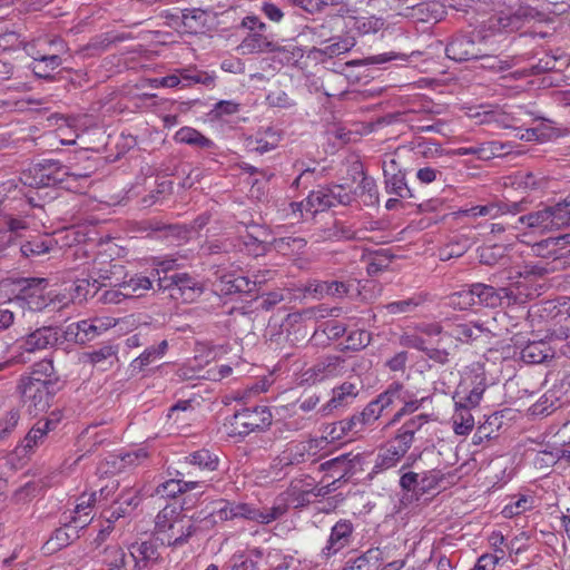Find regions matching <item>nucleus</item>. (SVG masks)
Instances as JSON below:
<instances>
[{
  "mask_svg": "<svg viewBox=\"0 0 570 570\" xmlns=\"http://www.w3.org/2000/svg\"><path fill=\"white\" fill-rule=\"evenodd\" d=\"M92 327H95V323L92 320H83L77 323H72L67 328V335H73L76 342L83 343L86 341L92 340Z\"/></svg>",
  "mask_w": 570,
  "mask_h": 570,
  "instance_id": "nucleus-46",
  "label": "nucleus"
},
{
  "mask_svg": "<svg viewBox=\"0 0 570 570\" xmlns=\"http://www.w3.org/2000/svg\"><path fill=\"white\" fill-rule=\"evenodd\" d=\"M404 455L401 454L395 448H393L391 444L381 450L380 453L376 456L375 464L373 466L374 473H380L385 470H389L391 468H394L403 458Z\"/></svg>",
  "mask_w": 570,
  "mask_h": 570,
  "instance_id": "nucleus-42",
  "label": "nucleus"
},
{
  "mask_svg": "<svg viewBox=\"0 0 570 570\" xmlns=\"http://www.w3.org/2000/svg\"><path fill=\"white\" fill-rule=\"evenodd\" d=\"M91 287L92 281L89 276L87 278L77 279L73 286L72 299L82 302L87 299L88 296H94L98 291H96V287H94V291H91Z\"/></svg>",
  "mask_w": 570,
  "mask_h": 570,
  "instance_id": "nucleus-55",
  "label": "nucleus"
},
{
  "mask_svg": "<svg viewBox=\"0 0 570 570\" xmlns=\"http://www.w3.org/2000/svg\"><path fill=\"white\" fill-rule=\"evenodd\" d=\"M277 49V45L268 39L263 32H249L238 45L237 51L245 55L273 52Z\"/></svg>",
  "mask_w": 570,
  "mask_h": 570,
  "instance_id": "nucleus-22",
  "label": "nucleus"
},
{
  "mask_svg": "<svg viewBox=\"0 0 570 570\" xmlns=\"http://www.w3.org/2000/svg\"><path fill=\"white\" fill-rule=\"evenodd\" d=\"M382 413L383 412L377 406V404L372 401L362 412L355 414V416L358 419V422L364 431L365 426L372 425L382 415Z\"/></svg>",
  "mask_w": 570,
  "mask_h": 570,
  "instance_id": "nucleus-52",
  "label": "nucleus"
},
{
  "mask_svg": "<svg viewBox=\"0 0 570 570\" xmlns=\"http://www.w3.org/2000/svg\"><path fill=\"white\" fill-rule=\"evenodd\" d=\"M235 504L236 502L220 501L218 507L213 509L212 515L220 521L236 519V513L234 512Z\"/></svg>",
  "mask_w": 570,
  "mask_h": 570,
  "instance_id": "nucleus-59",
  "label": "nucleus"
},
{
  "mask_svg": "<svg viewBox=\"0 0 570 570\" xmlns=\"http://www.w3.org/2000/svg\"><path fill=\"white\" fill-rule=\"evenodd\" d=\"M77 530L70 520L65 522L63 528H59L55 531L53 535L47 542V544L53 546L55 549H60L68 546L75 538H77Z\"/></svg>",
  "mask_w": 570,
  "mask_h": 570,
  "instance_id": "nucleus-44",
  "label": "nucleus"
},
{
  "mask_svg": "<svg viewBox=\"0 0 570 570\" xmlns=\"http://www.w3.org/2000/svg\"><path fill=\"white\" fill-rule=\"evenodd\" d=\"M361 460L360 454L345 453L323 462L321 470L332 471L333 478L338 474V479H341L354 474L356 465L361 464Z\"/></svg>",
  "mask_w": 570,
  "mask_h": 570,
  "instance_id": "nucleus-21",
  "label": "nucleus"
},
{
  "mask_svg": "<svg viewBox=\"0 0 570 570\" xmlns=\"http://www.w3.org/2000/svg\"><path fill=\"white\" fill-rule=\"evenodd\" d=\"M383 173L385 177V188L389 194L399 198L412 197L411 189L407 187L405 180V174L399 168L395 158L383 161Z\"/></svg>",
  "mask_w": 570,
  "mask_h": 570,
  "instance_id": "nucleus-14",
  "label": "nucleus"
},
{
  "mask_svg": "<svg viewBox=\"0 0 570 570\" xmlns=\"http://www.w3.org/2000/svg\"><path fill=\"white\" fill-rule=\"evenodd\" d=\"M487 390V379L480 364H474L462 376L453 395L454 405L476 409Z\"/></svg>",
  "mask_w": 570,
  "mask_h": 570,
  "instance_id": "nucleus-5",
  "label": "nucleus"
},
{
  "mask_svg": "<svg viewBox=\"0 0 570 570\" xmlns=\"http://www.w3.org/2000/svg\"><path fill=\"white\" fill-rule=\"evenodd\" d=\"M272 413L267 406H255L236 412L225 423L229 435L245 436L255 431H262L272 423Z\"/></svg>",
  "mask_w": 570,
  "mask_h": 570,
  "instance_id": "nucleus-6",
  "label": "nucleus"
},
{
  "mask_svg": "<svg viewBox=\"0 0 570 570\" xmlns=\"http://www.w3.org/2000/svg\"><path fill=\"white\" fill-rule=\"evenodd\" d=\"M52 420L39 421L23 439V448L31 451L39 444H42L48 432L52 429Z\"/></svg>",
  "mask_w": 570,
  "mask_h": 570,
  "instance_id": "nucleus-40",
  "label": "nucleus"
},
{
  "mask_svg": "<svg viewBox=\"0 0 570 570\" xmlns=\"http://www.w3.org/2000/svg\"><path fill=\"white\" fill-rule=\"evenodd\" d=\"M503 145L498 141H490L472 147H460L450 151L453 156H475L478 159L487 160L502 154Z\"/></svg>",
  "mask_w": 570,
  "mask_h": 570,
  "instance_id": "nucleus-26",
  "label": "nucleus"
},
{
  "mask_svg": "<svg viewBox=\"0 0 570 570\" xmlns=\"http://www.w3.org/2000/svg\"><path fill=\"white\" fill-rule=\"evenodd\" d=\"M412 150L416 157L433 159L442 156L443 149L433 140L419 139L413 142Z\"/></svg>",
  "mask_w": 570,
  "mask_h": 570,
  "instance_id": "nucleus-43",
  "label": "nucleus"
},
{
  "mask_svg": "<svg viewBox=\"0 0 570 570\" xmlns=\"http://www.w3.org/2000/svg\"><path fill=\"white\" fill-rule=\"evenodd\" d=\"M518 224L540 235L570 226V200L542 206L518 218Z\"/></svg>",
  "mask_w": 570,
  "mask_h": 570,
  "instance_id": "nucleus-1",
  "label": "nucleus"
},
{
  "mask_svg": "<svg viewBox=\"0 0 570 570\" xmlns=\"http://www.w3.org/2000/svg\"><path fill=\"white\" fill-rule=\"evenodd\" d=\"M168 351V342L163 340L157 346L147 347L139 356H137L130 364L134 371H142L148 365L154 364L160 360Z\"/></svg>",
  "mask_w": 570,
  "mask_h": 570,
  "instance_id": "nucleus-29",
  "label": "nucleus"
},
{
  "mask_svg": "<svg viewBox=\"0 0 570 570\" xmlns=\"http://www.w3.org/2000/svg\"><path fill=\"white\" fill-rule=\"evenodd\" d=\"M226 283L228 285L226 288L227 293H249L256 285V281L250 282L247 277L244 276H229Z\"/></svg>",
  "mask_w": 570,
  "mask_h": 570,
  "instance_id": "nucleus-54",
  "label": "nucleus"
},
{
  "mask_svg": "<svg viewBox=\"0 0 570 570\" xmlns=\"http://www.w3.org/2000/svg\"><path fill=\"white\" fill-rule=\"evenodd\" d=\"M170 284H175L174 291L177 293V296L180 295L184 299H194L202 292L198 283L187 274L171 275Z\"/></svg>",
  "mask_w": 570,
  "mask_h": 570,
  "instance_id": "nucleus-31",
  "label": "nucleus"
},
{
  "mask_svg": "<svg viewBox=\"0 0 570 570\" xmlns=\"http://www.w3.org/2000/svg\"><path fill=\"white\" fill-rule=\"evenodd\" d=\"M430 421V416L428 414H419L407 420L401 429L404 431H409L411 435L415 438V434L422 430V428L428 424Z\"/></svg>",
  "mask_w": 570,
  "mask_h": 570,
  "instance_id": "nucleus-63",
  "label": "nucleus"
},
{
  "mask_svg": "<svg viewBox=\"0 0 570 570\" xmlns=\"http://www.w3.org/2000/svg\"><path fill=\"white\" fill-rule=\"evenodd\" d=\"M446 56L455 61H469L481 57V49L466 36L455 37L445 48Z\"/></svg>",
  "mask_w": 570,
  "mask_h": 570,
  "instance_id": "nucleus-19",
  "label": "nucleus"
},
{
  "mask_svg": "<svg viewBox=\"0 0 570 570\" xmlns=\"http://www.w3.org/2000/svg\"><path fill=\"white\" fill-rule=\"evenodd\" d=\"M395 59L406 60V55L404 53H394V52H385L375 56L366 57L362 60H352L348 61L347 66H368V65H381Z\"/></svg>",
  "mask_w": 570,
  "mask_h": 570,
  "instance_id": "nucleus-48",
  "label": "nucleus"
},
{
  "mask_svg": "<svg viewBox=\"0 0 570 570\" xmlns=\"http://www.w3.org/2000/svg\"><path fill=\"white\" fill-rule=\"evenodd\" d=\"M83 360L94 366L106 371L117 361V348L107 344L83 354Z\"/></svg>",
  "mask_w": 570,
  "mask_h": 570,
  "instance_id": "nucleus-27",
  "label": "nucleus"
},
{
  "mask_svg": "<svg viewBox=\"0 0 570 570\" xmlns=\"http://www.w3.org/2000/svg\"><path fill=\"white\" fill-rule=\"evenodd\" d=\"M155 81L167 88L177 87L180 82H185V86H189L191 83L212 86L214 85L215 76L196 68H183L178 69L177 73H173L160 79H155Z\"/></svg>",
  "mask_w": 570,
  "mask_h": 570,
  "instance_id": "nucleus-13",
  "label": "nucleus"
},
{
  "mask_svg": "<svg viewBox=\"0 0 570 570\" xmlns=\"http://www.w3.org/2000/svg\"><path fill=\"white\" fill-rule=\"evenodd\" d=\"M501 559L502 556L484 553L471 570H494Z\"/></svg>",
  "mask_w": 570,
  "mask_h": 570,
  "instance_id": "nucleus-64",
  "label": "nucleus"
},
{
  "mask_svg": "<svg viewBox=\"0 0 570 570\" xmlns=\"http://www.w3.org/2000/svg\"><path fill=\"white\" fill-rule=\"evenodd\" d=\"M156 529L161 541L173 547H181L195 533L196 527L191 518L175 514L174 510L164 509L156 517Z\"/></svg>",
  "mask_w": 570,
  "mask_h": 570,
  "instance_id": "nucleus-3",
  "label": "nucleus"
},
{
  "mask_svg": "<svg viewBox=\"0 0 570 570\" xmlns=\"http://www.w3.org/2000/svg\"><path fill=\"white\" fill-rule=\"evenodd\" d=\"M406 399V390L400 383H392L383 393L373 400L383 412L400 400Z\"/></svg>",
  "mask_w": 570,
  "mask_h": 570,
  "instance_id": "nucleus-39",
  "label": "nucleus"
},
{
  "mask_svg": "<svg viewBox=\"0 0 570 570\" xmlns=\"http://www.w3.org/2000/svg\"><path fill=\"white\" fill-rule=\"evenodd\" d=\"M341 364V357L327 356L304 373L305 381L316 383L336 376L340 373Z\"/></svg>",
  "mask_w": 570,
  "mask_h": 570,
  "instance_id": "nucleus-23",
  "label": "nucleus"
},
{
  "mask_svg": "<svg viewBox=\"0 0 570 570\" xmlns=\"http://www.w3.org/2000/svg\"><path fill=\"white\" fill-rule=\"evenodd\" d=\"M400 402L403 403V406L394 414L393 419L387 423L389 425H392L401 420L406 414L413 413L421 406L422 400H411L410 393L406 391V399L400 400Z\"/></svg>",
  "mask_w": 570,
  "mask_h": 570,
  "instance_id": "nucleus-57",
  "label": "nucleus"
},
{
  "mask_svg": "<svg viewBox=\"0 0 570 570\" xmlns=\"http://www.w3.org/2000/svg\"><path fill=\"white\" fill-rule=\"evenodd\" d=\"M20 390L22 401L30 413L37 415L49 406L50 396L43 380L35 376L24 377L21 380Z\"/></svg>",
  "mask_w": 570,
  "mask_h": 570,
  "instance_id": "nucleus-9",
  "label": "nucleus"
},
{
  "mask_svg": "<svg viewBox=\"0 0 570 570\" xmlns=\"http://www.w3.org/2000/svg\"><path fill=\"white\" fill-rule=\"evenodd\" d=\"M95 502H97V492H92L89 495L82 494L78 499L72 515L69 518L75 529H83L92 521Z\"/></svg>",
  "mask_w": 570,
  "mask_h": 570,
  "instance_id": "nucleus-24",
  "label": "nucleus"
},
{
  "mask_svg": "<svg viewBox=\"0 0 570 570\" xmlns=\"http://www.w3.org/2000/svg\"><path fill=\"white\" fill-rule=\"evenodd\" d=\"M58 341V332L53 327L43 326L27 335L19 344L23 352L35 353L52 346Z\"/></svg>",
  "mask_w": 570,
  "mask_h": 570,
  "instance_id": "nucleus-16",
  "label": "nucleus"
},
{
  "mask_svg": "<svg viewBox=\"0 0 570 570\" xmlns=\"http://www.w3.org/2000/svg\"><path fill=\"white\" fill-rule=\"evenodd\" d=\"M357 385L351 382H345L333 390L332 399L328 401L324 410L347 405L357 396Z\"/></svg>",
  "mask_w": 570,
  "mask_h": 570,
  "instance_id": "nucleus-33",
  "label": "nucleus"
},
{
  "mask_svg": "<svg viewBox=\"0 0 570 570\" xmlns=\"http://www.w3.org/2000/svg\"><path fill=\"white\" fill-rule=\"evenodd\" d=\"M371 342V334L366 331H354L347 336V347L352 350H361L366 347Z\"/></svg>",
  "mask_w": 570,
  "mask_h": 570,
  "instance_id": "nucleus-61",
  "label": "nucleus"
},
{
  "mask_svg": "<svg viewBox=\"0 0 570 570\" xmlns=\"http://www.w3.org/2000/svg\"><path fill=\"white\" fill-rule=\"evenodd\" d=\"M88 275L96 291L107 286L119 287L124 278V266L111 261L95 259Z\"/></svg>",
  "mask_w": 570,
  "mask_h": 570,
  "instance_id": "nucleus-11",
  "label": "nucleus"
},
{
  "mask_svg": "<svg viewBox=\"0 0 570 570\" xmlns=\"http://www.w3.org/2000/svg\"><path fill=\"white\" fill-rule=\"evenodd\" d=\"M341 423L344 435L348 440H353L363 432V429L358 422V419H356L355 414L348 419L341 420Z\"/></svg>",
  "mask_w": 570,
  "mask_h": 570,
  "instance_id": "nucleus-62",
  "label": "nucleus"
},
{
  "mask_svg": "<svg viewBox=\"0 0 570 570\" xmlns=\"http://www.w3.org/2000/svg\"><path fill=\"white\" fill-rule=\"evenodd\" d=\"M24 283L27 285L22 287L21 295L17 298V302L22 301L28 309L40 312L47 307L56 309L68 305L66 295L45 291L46 279L32 278L26 279Z\"/></svg>",
  "mask_w": 570,
  "mask_h": 570,
  "instance_id": "nucleus-4",
  "label": "nucleus"
},
{
  "mask_svg": "<svg viewBox=\"0 0 570 570\" xmlns=\"http://www.w3.org/2000/svg\"><path fill=\"white\" fill-rule=\"evenodd\" d=\"M413 442L414 436L411 435L409 431L406 432L400 428L394 440L391 442V445L401 452V454L405 455Z\"/></svg>",
  "mask_w": 570,
  "mask_h": 570,
  "instance_id": "nucleus-58",
  "label": "nucleus"
},
{
  "mask_svg": "<svg viewBox=\"0 0 570 570\" xmlns=\"http://www.w3.org/2000/svg\"><path fill=\"white\" fill-rule=\"evenodd\" d=\"M55 245V239L45 235L23 243L20 249L22 255L26 257L40 256L49 253Z\"/></svg>",
  "mask_w": 570,
  "mask_h": 570,
  "instance_id": "nucleus-36",
  "label": "nucleus"
},
{
  "mask_svg": "<svg viewBox=\"0 0 570 570\" xmlns=\"http://www.w3.org/2000/svg\"><path fill=\"white\" fill-rule=\"evenodd\" d=\"M332 206L333 202H331L328 198V191L326 190V187L311 191L304 202L289 204L292 214L296 216V213L298 212L301 217H303L304 210L314 215L318 212H324Z\"/></svg>",
  "mask_w": 570,
  "mask_h": 570,
  "instance_id": "nucleus-18",
  "label": "nucleus"
},
{
  "mask_svg": "<svg viewBox=\"0 0 570 570\" xmlns=\"http://www.w3.org/2000/svg\"><path fill=\"white\" fill-rule=\"evenodd\" d=\"M400 485L405 491L421 493L420 472H404L400 478Z\"/></svg>",
  "mask_w": 570,
  "mask_h": 570,
  "instance_id": "nucleus-60",
  "label": "nucleus"
},
{
  "mask_svg": "<svg viewBox=\"0 0 570 570\" xmlns=\"http://www.w3.org/2000/svg\"><path fill=\"white\" fill-rule=\"evenodd\" d=\"M326 190L328 191L330 200L333 202V206L347 205L353 199L351 193L342 185L326 187Z\"/></svg>",
  "mask_w": 570,
  "mask_h": 570,
  "instance_id": "nucleus-56",
  "label": "nucleus"
},
{
  "mask_svg": "<svg viewBox=\"0 0 570 570\" xmlns=\"http://www.w3.org/2000/svg\"><path fill=\"white\" fill-rule=\"evenodd\" d=\"M305 245V239L301 237H282L274 240L275 248L284 255L298 253Z\"/></svg>",
  "mask_w": 570,
  "mask_h": 570,
  "instance_id": "nucleus-47",
  "label": "nucleus"
},
{
  "mask_svg": "<svg viewBox=\"0 0 570 570\" xmlns=\"http://www.w3.org/2000/svg\"><path fill=\"white\" fill-rule=\"evenodd\" d=\"M66 175L68 173L63 166L57 161L49 160L24 170L20 179L26 186L41 188L63 181Z\"/></svg>",
  "mask_w": 570,
  "mask_h": 570,
  "instance_id": "nucleus-7",
  "label": "nucleus"
},
{
  "mask_svg": "<svg viewBox=\"0 0 570 570\" xmlns=\"http://www.w3.org/2000/svg\"><path fill=\"white\" fill-rule=\"evenodd\" d=\"M551 356L550 346L543 341H534L521 350V360L528 364H539Z\"/></svg>",
  "mask_w": 570,
  "mask_h": 570,
  "instance_id": "nucleus-30",
  "label": "nucleus"
},
{
  "mask_svg": "<svg viewBox=\"0 0 570 570\" xmlns=\"http://www.w3.org/2000/svg\"><path fill=\"white\" fill-rule=\"evenodd\" d=\"M513 184L525 190H533L542 187L543 178H539L531 171H520L514 177Z\"/></svg>",
  "mask_w": 570,
  "mask_h": 570,
  "instance_id": "nucleus-51",
  "label": "nucleus"
},
{
  "mask_svg": "<svg viewBox=\"0 0 570 570\" xmlns=\"http://www.w3.org/2000/svg\"><path fill=\"white\" fill-rule=\"evenodd\" d=\"M102 562L108 568L107 570H131L132 566L129 551L126 552L117 544L105 548Z\"/></svg>",
  "mask_w": 570,
  "mask_h": 570,
  "instance_id": "nucleus-25",
  "label": "nucleus"
},
{
  "mask_svg": "<svg viewBox=\"0 0 570 570\" xmlns=\"http://www.w3.org/2000/svg\"><path fill=\"white\" fill-rule=\"evenodd\" d=\"M175 140L200 149H209L214 142L191 127H183L175 134Z\"/></svg>",
  "mask_w": 570,
  "mask_h": 570,
  "instance_id": "nucleus-35",
  "label": "nucleus"
},
{
  "mask_svg": "<svg viewBox=\"0 0 570 570\" xmlns=\"http://www.w3.org/2000/svg\"><path fill=\"white\" fill-rule=\"evenodd\" d=\"M183 24L193 32L203 30L210 19L209 11L203 9H185L181 12Z\"/></svg>",
  "mask_w": 570,
  "mask_h": 570,
  "instance_id": "nucleus-37",
  "label": "nucleus"
},
{
  "mask_svg": "<svg viewBox=\"0 0 570 570\" xmlns=\"http://www.w3.org/2000/svg\"><path fill=\"white\" fill-rule=\"evenodd\" d=\"M24 50L28 56L35 61L41 62L48 70H55L62 63L60 55L67 51V47L59 38H43L28 43Z\"/></svg>",
  "mask_w": 570,
  "mask_h": 570,
  "instance_id": "nucleus-8",
  "label": "nucleus"
},
{
  "mask_svg": "<svg viewBox=\"0 0 570 570\" xmlns=\"http://www.w3.org/2000/svg\"><path fill=\"white\" fill-rule=\"evenodd\" d=\"M354 46L355 39L352 37L333 38L330 39L328 45L320 51L328 57H335L350 51Z\"/></svg>",
  "mask_w": 570,
  "mask_h": 570,
  "instance_id": "nucleus-45",
  "label": "nucleus"
},
{
  "mask_svg": "<svg viewBox=\"0 0 570 570\" xmlns=\"http://www.w3.org/2000/svg\"><path fill=\"white\" fill-rule=\"evenodd\" d=\"M501 208L499 204L479 205L461 210V214L469 217H484L497 218L500 216Z\"/></svg>",
  "mask_w": 570,
  "mask_h": 570,
  "instance_id": "nucleus-50",
  "label": "nucleus"
},
{
  "mask_svg": "<svg viewBox=\"0 0 570 570\" xmlns=\"http://www.w3.org/2000/svg\"><path fill=\"white\" fill-rule=\"evenodd\" d=\"M446 333L455 340L470 343L482 334H491L488 322L451 323L446 321Z\"/></svg>",
  "mask_w": 570,
  "mask_h": 570,
  "instance_id": "nucleus-17",
  "label": "nucleus"
},
{
  "mask_svg": "<svg viewBox=\"0 0 570 570\" xmlns=\"http://www.w3.org/2000/svg\"><path fill=\"white\" fill-rule=\"evenodd\" d=\"M473 409L454 405V412L451 416L452 429L456 435H468L475 425L472 414Z\"/></svg>",
  "mask_w": 570,
  "mask_h": 570,
  "instance_id": "nucleus-28",
  "label": "nucleus"
},
{
  "mask_svg": "<svg viewBox=\"0 0 570 570\" xmlns=\"http://www.w3.org/2000/svg\"><path fill=\"white\" fill-rule=\"evenodd\" d=\"M128 550L132 560L131 570L150 569L159 559L157 546L151 541L134 542Z\"/></svg>",
  "mask_w": 570,
  "mask_h": 570,
  "instance_id": "nucleus-15",
  "label": "nucleus"
},
{
  "mask_svg": "<svg viewBox=\"0 0 570 570\" xmlns=\"http://www.w3.org/2000/svg\"><path fill=\"white\" fill-rule=\"evenodd\" d=\"M443 480V474L439 470H429L420 472L421 493H426L435 489Z\"/></svg>",
  "mask_w": 570,
  "mask_h": 570,
  "instance_id": "nucleus-53",
  "label": "nucleus"
},
{
  "mask_svg": "<svg viewBox=\"0 0 570 570\" xmlns=\"http://www.w3.org/2000/svg\"><path fill=\"white\" fill-rule=\"evenodd\" d=\"M354 524L347 519L338 520L332 528L325 546L321 550V558L330 559L352 546L354 541Z\"/></svg>",
  "mask_w": 570,
  "mask_h": 570,
  "instance_id": "nucleus-10",
  "label": "nucleus"
},
{
  "mask_svg": "<svg viewBox=\"0 0 570 570\" xmlns=\"http://www.w3.org/2000/svg\"><path fill=\"white\" fill-rule=\"evenodd\" d=\"M448 304L451 307L460 311H466L476 306L474 284H471L470 286L449 295Z\"/></svg>",
  "mask_w": 570,
  "mask_h": 570,
  "instance_id": "nucleus-41",
  "label": "nucleus"
},
{
  "mask_svg": "<svg viewBox=\"0 0 570 570\" xmlns=\"http://www.w3.org/2000/svg\"><path fill=\"white\" fill-rule=\"evenodd\" d=\"M474 292L476 306L495 308L504 303L510 305L515 302V296L508 287L495 288L492 285L474 283Z\"/></svg>",
  "mask_w": 570,
  "mask_h": 570,
  "instance_id": "nucleus-12",
  "label": "nucleus"
},
{
  "mask_svg": "<svg viewBox=\"0 0 570 570\" xmlns=\"http://www.w3.org/2000/svg\"><path fill=\"white\" fill-rule=\"evenodd\" d=\"M153 286L149 277L136 274L130 276L129 279H121L119 287L124 289V294L129 297H140Z\"/></svg>",
  "mask_w": 570,
  "mask_h": 570,
  "instance_id": "nucleus-34",
  "label": "nucleus"
},
{
  "mask_svg": "<svg viewBox=\"0 0 570 570\" xmlns=\"http://www.w3.org/2000/svg\"><path fill=\"white\" fill-rule=\"evenodd\" d=\"M279 141L281 135L273 129H268L259 137L248 139L247 148L252 151L263 155L275 149Z\"/></svg>",
  "mask_w": 570,
  "mask_h": 570,
  "instance_id": "nucleus-32",
  "label": "nucleus"
},
{
  "mask_svg": "<svg viewBox=\"0 0 570 570\" xmlns=\"http://www.w3.org/2000/svg\"><path fill=\"white\" fill-rule=\"evenodd\" d=\"M203 483L199 480L186 481L184 480V473L177 471L176 478L169 479L156 488V494L161 498H176L178 494L200 489Z\"/></svg>",
  "mask_w": 570,
  "mask_h": 570,
  "instance_id": "nucleus-20",
  "label": "nucleus"
},
{
  "mask_svg": "<svg viewBox=\"0 0 570 570\" xmlns=\"http://www.w3.org/2000/svg\"><path fill=\"white\" fill-rule=\"evenodd\" d=\"M186 462L198 468L200 471H215L218 466V458L206 449L190 453L185 458Z\"/></svg>",
  "mask_w": 570,
  "mask_h": 570,
  "instance_id": "nucleus-38",
  "label": "nucleus"
},
{
  "mask_svg": "<svg viewBox=\"0 0 570 570\" xmlns=\"http://www.w3.org/2000/svg\"><path fill=\"white\" fill-rule=\"evenodd\" d=\"M20 420V414L16 410H10L0 417V442L7 440L14 431Z\"/></svg>",
  "mask_w": 570,
  "mask_h": 570,
  "instance_id": "nucleus-49",
  "label": "nucleus"
},
{
  "mask_svg": "<svg viewBox=\"0 0 570 570\" xmlns=\"http://www.w3.org/2000/svg\"><path fill=\"white\" fill-rule=\"evenodd\" d=\"M295 494L296 487L293 485L286 492L278 495L269 508L261 509L250 503L236 502L234 512L236 513V518L266 525L283 517L287 512L289 503H299V500L294 498Z\"/></svg>",
  "mask_w": 570,
  "mask_h": 570,
  "instance_id": "nucleus-2",
  "label": "nucleus"
}]
</instances>
